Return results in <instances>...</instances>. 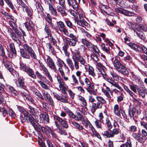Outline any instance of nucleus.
Segmentation results:
<instances>
[{
	"label": "nucleus",
	"mask_w": 147,
	"mask_h": 147,
	"mask_svg": "<svg viewBox=\"0 0 147 147\" xmlns=\"http://www.w3.org/2000/svg\"><path fill=\"white\" fill-rule=\"evenodd\" d=\"M80 56V52L79 49L75 50L73 53V59H76Z\"/></svg>",
	"instance_id": "nucleus-42"
},
{
	"label": "nucleus",
	"mask_w": 147,
	"mask_h": 147,
	"mask_svg": "<svg viewBox=\"0 0 147 147\" xmlns=\"http://www.w3.org/2000/svg\"><path fill=\"white\" fill-rule=\"evenodd\" d=\"M82 42L84 45H86L87 47L88 48H91L92 51L98 49V47L91 43L87 41L86 39H83L82 40Z\"/></svg>",
	"instance_id": "nucleus-15"
},
{
	"label": "nucleus",
	"mask_w": 147,
	"mask_h": 147,
	"mask_svg": "<svg viewBox=\"0 0 147 147\" xmlns=\"http://www.w3.org/2000/svg\"><path fill=\"white\" fill-rule=\"evenodd\" d=\"M20 68L21 70L27 73L29 76L33 79H35L36 78L33 70L30 67L27 66L26 64L23 63H20Z\"/></svg>",
	"instance_id": "nucleus-6"
},
{
	"label": "nucleus",
	"mask_w": 147,
	"mask_h": 147,
	"mask_svg": "<svg viewBox=\"0 0 147 147\" xmlns=\"http://www.w3.org/2000/svg\"><path fill=\"white\" fill-rule=\"evenodd\" d=\"M77 41H75L74 40H72L71 41L70 39L68 38H65V42L66 43L67 45H71L73 46H75L76 42Z\"/></svg>",
	"instance_id": "nucleus-35"
},
{
	"label": "nucleus",
	"mask_w": 147,
	"mask_h": 147,
	"mask_svg": "<svg viewBox=\"0 0 147 147\" xmlns=\"http://www.w3.org/2000/svg\"><path fill=\"white\" fill-rule=\"evenodd\" d=\"M82 73V71H78L76 72V75L77 76L79 77V80L80 85L83 86L84 85V83L81 78L80 76Z\"/></svg>",
	"instance_id": "nucleus-38"
},
{
	"label": "nucleus",
	"mask_w": 147,
	"mask_h": 147,
	"mask_svg": "<svg viewBox=\"0 0 147 147\" xmlns=\"http://www.w3.org/2000/svg\"><path fill=\"white\" fill-rule=\"evenodd\" d=\"M49 9L51 11L52 14L54 16H57V13L56 10L54 8L52 5L49 3Z\"/></svg>",
	"instance_id": "nucleus-46"
},
{
	"label": "nucleus",
	"mask_w": 147,
	"mask_h": 147,
	"mask_svg": "<svg viewBox=\"0 0 147 147\" xmlns=\"http://www.w3.org/2000/svg\"><path fill=\"white\" fill-rule=\"evenodd\" d=\"M18 109L22 113L21 115H22L23 116L24 115L25 113V112H27L22 107L18 106Z\"/></svg>",
	"instance_id": "nucleus-60"
},
{
	"label": "nucleus",
	"mask_w": 147,
	"mask_h": 147,
	"mask_svg": "<svg viewBox=\"0 0 147 147\" xmlns=\"http://www.w3.org/2000/svg\"><path fill=\"white\" fill-rule=\"evenodd\" d=\"M68 4L74 9L77 10L78 9V4L75 0H67Z\"/></svg>",
	"instance_id": "nucleus-29"
},
{
	"label": "nucleus",
	"mask_w": 147,
	"mask_h": 147,
	"mask_svg": "<svg viewBox=\"0 0 147 147\" xmlns=\"http://www.w3.org/2000/svg\"><path fill=\"white\" fill-rule=\"evenodd\" d=\"M7 57L3 58V63L5 67L9 71H11L13 70V68L11 65L10 63L7 60Z\"/></svg>",
	"instance_id": "nucleus-21"
},
{
	"label": "nucleus",
	"mask_w": 147,
	"mask_h": 147,
	"mask_svg": "<svg viewBox=\"0 0 147 147\" xmlns=\"http://www.w3.org/2000/svg\"><path fill=\"white\" fill-rule=\"evenodd\" d=\"M129 87L131 90L134 93H136L137 91L140 96H141L142 98L145 97V93L146 90L145 86H142L141 89L136 84H132L129 85Z\"/></svg>",
	"instance_id": "nucleus-4"
},
{
	"label": "nucleus",
	"mask_w": 147,
	"mask_h": 147,
	"mask_svg": "<svg viewBox=\"0 0 147 147\" xmlns=\"http://www.w3.org/2000/svg\"><path fill=\"white\" fill-rule=\"evenodd\" d=\"M137 130V126L135 125H131L130 126L128 130L131 132H133L136 131Z\"/></svg>",
	"instance_id": "nucleus-51"
},
{
	"label": "nucleus",
	"mask_w": 147,
	"mask_h": 147,
	"mask_svg": "<svg viewBox=\"0 0 147 147\" xmlns=\"http://www.w3.org/2000/svg\"><path fill=\"white\" fill-rule=\"evenodd\" d=\"M39 120V122L40 123H49V119L48 115L46 113L41 114L40 115Z\"/></svg>",
	"instance_id": "nucleus-16"
},
{
	"label": "nucleus",
	"mask_w": 147,
	"mask_h": 147,
	"mask_svg": "<svg viewBox=\"0 0 147 147\" xmlns=\"http://www.w3.org/2000/svg\"><path fill=\"white\" fill-rule=\"evenodd\" d=\"M23 49H20L21 55L24 58L29 59L31 57L32 59H36V55L32 48L26 43L23 45Z\"/></svg>",
	"instance_id": "nucleus-2"
},
{
	"label": "nucleus",
	"mask_w": 147,
	"mask_h": 147,
	"mask_svg": "<svg viewBox=\"0 0 147 147\" xmlns=\"http://www.w3.org/2000/svg\"><path fill=\"white\" fill-rule=\"evenodd\" d=\"M34 94L41 100H44V98L42 95L38 91H37L35 92Z\"/></svg>",
	"instance_id": "nucleus-64"
},
{
	"label": "nucleus",
	"mask_w": 147,
	"mask_h": 147,
	"mask_svg": "<svg viewBox=\"0 0 147 147\" xmlns=\"http://www.w3.org/2000/svg\"><path fill=\"white\" fill-rule=\"evenodd\" d=\"M5 2L7 4L9 7L11 8L12 10L14 11L15 10V8L13 6V3L10 0H4Z\"/></svg>",
	"instance_id": "nucleus-50"
},
{
	"label": "nucleus",
	"mask_w": 147,
	"mask_h": 147,
	"mask_svg": "<svg viewBox=\"0 0 147 147\" xmlns=\"http://www.w3.org/2000/svg\"><path fill=\"white\" fill-rule=\"evenodd\" d=\"M123 87L124 90L128 93L130 96L134 98V102H135L137 103L138 105H140L141 102L137 99L135 98L134 97L135 96V94L131 91L129 88L125 85H123Z\"/></svg>",
	"instance_id": "nucleus-12"
},
{
	"label": "nucleus",
	"mask_w": 147,
	"mask_h": 147,
	"mask_svg": "<svg viewBox=\"0 0 147 147\" xmlns=\"http://www.w3.org/2000/svg\"><path fill=\"white\" fill-rule=\"evenodd\" d=\"M76 59L78 62L79 61L81 64L86 66L85 64L86 63L85 60L81 56L78 57L77 59Z\"/></svg>",
	"instance_id": "nucleus-44"
},
{
	"label": "nucleus",
	"mask_w": 147,
	"mask_h": 147,
	"mask_svg": "<svg viewBox=\"0 0 147 147\" xmlns=\"http://www.w3.org/2000/svg\"><path fill=\"white\" fill-rule=\"evenodd\" d=\"M134 32H136L137 36L142 40H144L145 39V36L144 33L140 31L139 29L136 28L134 29Z\"/></svg>",
	"instance_id": "nucleus-28"
},
{
	"label": "nucleus",
	"mask_w": 147,
	"mask_h": 147,
	"mask_svg": "<svg viewBox=\"0 0 147 147\" xmlns=\"http://www.w3.org/2000/svg\"><path fill=\"white\" fill-rule=\"evenodd\" d=\"M119 72L125 75H128L129 73L126 68L123 65L117 70Z\"/></svg>",
	"instance_id": "nucleus-31"
},
{
	"label": "nucleus",
	"mask_w": 147,
	"mask_h": 147,
	"mask_svg": "<svg viewBox=\"0 0 147 147\" xmlns=\"http://www.w3.org/2000/svg\"><path fill=\"white\" fill-rule=\"evenodd\" d=\"M54 97L56 98L57 99L59 100L62 102H64V99L63 97H62L61 96H59L57 93L54 92L53 93Z\"/></svg>",
	"instance_id": "nucleus-48"
},
{
	"label": "nucleus",
	"mask_w": 147,
	"mask_h": 147,
	"mask_svg": "<svg viewBox=\"0 0 147 147\" xmlns=\"http://www.w3.org/2000/svg\"><path fill=\"white\" fill-rule=\"evenodd\" d=\"M124 144L127 147H132L131 141L130 137L127 138V142Z\"/></svg>",
	"instance_id": "nucleus-52"
},
{
	"label": "nucleus",
	"mask_w": 147,
	"mask_h": 147,
	"mask_svg": "<svg viewBox=\"0 0 147 147\" xmlns=\"http://www.w3.org/2000/svg\"><path fill=\"white\" fill-rule=\"evenodd\" d=\"M115 10L117 13H120L126 16H132L134 15V13L125 10L120 7L116 8Z\"/></svg>",
	"instance_id": "nucleus-11"
},
{
	"label": "nucleus",
	"mask_w": 147,
	"mask_h": 147,
	"mask_svg": "<svg viewBox=\"0 0 147 147\" xmlns=\"http://www.w3.org/2000/svg\"><path fill=\"white\" fill-rule=\"evenodd\" d=\"M57 23L59 30L64 33V23L61 21L57 22Z\"/></svg>",
	"instance_id": "nucleus-36"
},
{
	"label": "nucleus",
	"mask_w": 147,
	"mask_h": 147,
	"mask_svg": "<svg viewBox=\"0 0 147 147\" xmlns=\"http://www.w3.org/2000/svg\"><path fill=\"white\" fill-rule=\"evenodd\" d=\"M78 99L81 102L84 106L85 107L84 108L86 109L87 103L84 98L82 96L79 95L78 96Z\"/></svg>",
	"instance_id": "nucleus-43"
},
{
	"label": "nucleus",
	"mask_w": 147,
	"mask_h": 147,
	"mask_svg": "<svg viewBox=\"0 0 147 147\" xmlns=\"http://www.w3.org/2000/svg\"><path fill=\"white\" fill-rule=\"evenodd\" d=\"M109 130L111 138L114 137L115 135H117L119 133V129L118 128H115L112 130L109 129Z\"/></svg>",
	"instance_id": "nucleus-34"
},
{
	"label": "nucleus",
	"mask_w": 147,
	"mask_h": 147,
	"mask_svg": "<svg viewBox=\"0 0 147 147\" xmlns=\"http://www.w3.org/2000/svg\"><path fill=\"white\" fill-rule=\"evenodd\" d=\"M18 84L17 85L20 88L26 90V86L25 85L24 79L20 78L18 79Z\"/></svg>",
	"instance_id": "nucleus-30"
},
{
	"label": "nucleus",
	"mask_w": 147,
	"mask_h": 147,
	"mask_svg": "<svg viewBox=\"0 0 147 147\" xmlns=\"http://www.w3.org/2000/svg\"><path fill=\"white\" fill-rule=\"evenodd\" d=\"M102 134L103 136L106 137V138H111L110 132H109L107 131H103L102 133Z\"/></svg>",
	"instance_id": "nucleus-56"
},
{
	"label": "nucleus",
	"mask_w": 147,
	"mask_h": 147,
	"mask_svg": "<svg viewBox=\"0 0 147 147\" xmlns=\"http://www.w3.org/2000/svg\"><path fill=\"white\" fill-rule=\"evenodd\" d=\"M0 56L3 58H5V57H6L5 55L4 48L1 44H0Z\"/></svg>",
	"instance_id": "nucleus-47"
},
{
	"label": "nucleus",
	"mask_w": 147,
	"mask_h": 147,
	"mask_svg": "<svg viewBox=\"0 0 147 147\" xmlns=\"http://www.w3.org/2000/svg\"><path fill=\"white\" fill-rule=\"evenodd\" d=\"M57 80L59 84V87L60 90L63 93H64V83L63 80L61 78L60 76L57 77Z\"/></svg>",
	"instance_id": "nucleus-24"
},
{
	"label": "nucleus",
	"mask_w": 147,
	"mask_h": 147,
	"mask_svg": "<svg viewBox=\"0 0 147 147\" xmlns=\"http://www.w3.org/2000/svg\"><path fill=\"white\" fill-rule=\"evenodd\" d=\"M132 136L134 139L139 142L142 143L144 142V140L140 131L137 133H133Z\"/></svg>",
	"instance_id": "nucleus-13"
},
{
	"label": "nucleus",
	"mask_w": 147,
	"mask_h": 147,
	"mask_svg": "<svg viewBox=\"0 0 147 147\" xmlns=\"http://www.w3.org/2000/svg\"><path fill=\"white\" fill-rule=\"evenodd\" d=\"M40 130H37L38 131H41L45 133L48 137L50 136V134L52 130L51 128L48 126L45 127H40Z\"/></svg>",
	"instance_id": "nucleus-22"
},
{
	"label": "nucleus",
	"mask_w": 147,
	"mask_h": 147,
	"mask_svg": "<svg viewBox=\"0 0 147 147\" xmlns=\"http://www.w3.org/2000/svg\"><path fill=\"white\" fill-rule=\"evenodd\" d=\"M24 115H21L20 116V119L22 122H29L32 124L34 128L36 130H40V126L38 124H36L34 123L35 119L28 112H25Z\"/></svg>",
	"instance_id": "nucleus-3"
},
{
	"label": "nucleus",
	"mask_w": 147,
	"mask_h": 147,
	"mask_svg": "<svg viewBox=\"0 0 147 147\" xmlns=\"http://www.w3.org/2000/svg\"><path fill=\"white\" fill-rule=\"evenodd\" d=\"M94 123L96 127L97 128H100L102 127L103 124V122L101 121L96 119L94 121Z\"/></svg>",
	"instance_id": "nucleus-39"
},
{
	"label": "nucleus",
	"mask_w": 147,
	"mask_h": 147,
	"mask_svg": "<svg viewBox=\"0 0 147 147\" xmlns=\"http://www.w3.org/2000/svg\"><path fill=\"white\" fill-rule=\"evenodd\" d=\"M102 86L105 88H102V92L107 98L111 99L113 96V94L110 88L106 86L105 83H103Z\"/></svg>",
	"instance_id": "nucleus-9"
},
{
	"label": "nucleus",
	"mask_w": 147,
	"mask_h": 147,
	"mask_svg": "<svg viewBox=\"0 0 147 147\" xmlns=\"http://www.w3.org/2000/svg\"><path fill=\"white\" fill-rule=\"evenodd\" d=\"M62 62L63 63H64V62L62 60H58L57 62L56 63L59 67V71L60 73L61 74L62 77L64 78V73L63 69L62 67H63V65L62 64Z\"/></svg>",
	"instance_id": "nucleus-27"
},
{
	"label": "nucleus",
	"mask_w": 147,
	"mask_h": 147,
	"mask_svg": "<svg viewBox=\"0 0 147 147\" xmlns=\"http://www.w3.org/2000/svg\"><path fill=\"white\" fill-rule=\"evenodd\" d=\"M42 94L45 100L51 97L50 95L47 91L45 90L43 91Z\"/></svg>",
	"instance_id": "nucleus-55"
},
{
	"label": "nucleus",
	"mask_w": 147,
	"mask_h": 147,
	"mask_svg": "<svg viewBox=\"0 0 147 147\" xmlns=\"http://www.w3.org/2000/svg\"><path fill=\"white\" fill-rule=\"evenodd\" d=\"M88 71L89 75L94 77L96 76V74L94 72V69L91 66H89L88 68Z\"/></svg>",
	"instance_id": "nucleus-40"
},
{
	"label": "nucleus",
	"mask_w": 147,
	"mask_h": 147,
	"mask_svg": "<svg viewBox=\"0 0 147 147\" xmlns=\"http://www.w3.org/2000/svg\"><path fill=\"white\" fill-rule=\"evenodd\" d=\"M84 82L85 84L84 88L87 91L94 86L93 84L91 82L90 80L87 77L85 78Z\"/></svg>",
	"instance_id": "nucleus-20"
},
{
	"label": "nucleus",
	"mask_w": 147,
	"mask_h": 147,
	"mask_svg": "<svg viewBox=\"0 0 147 147\" xmlns=\"http://www.w3.org/2000/svg\"><path fill=\"white\" fill-rule=\"evenodd\" d=\"M72 124L73 125L77 127V129L82 130L83 129V127L82 126L80 125H79L78 123L74 122L72 123Z\"/></svg>",
	"instance_id": "nucleus-59"
},
{
	"label": "nucleus",
	"mask_w": 147,
	"mask_h": 147,
	"mask_svg": "<svg viewBox=\"0 0 147 147\" xmlns=\"http://www.w3.org/2000/svg\"><path fill=\"white\" fill-rule=\"evenodd\" d=\"M39 63L40 64V66L41 70L43 71L46 76L49 79L51 82H52V78L47 68L42 63L39 62Z\"/></svg>",
	"instance_id": "nucleus-14"
},
{
	"label": "nucleus",
	"mask_w": 147,
	"mask_h": 147,
	"mask_svg": "<svg viewBox=\"0 0 147 147\" xmlns=\"http://www.w3.org/2000/svg\"><path fill=\"white\" fill-rule=\"evenodd\" d=\"M79 20H78L76 18L74 19L75 22L79 26L84 27L85 26H88V24L84 19L83 17L84 15L83 13H79Z\"/></svg>",
	"instance_id": "nucleus-7"
},
{
	"label": "nucleus",
	"mask_w": 147,
	"mask_h": 147,
	"mask_svg": "<svg viewBox=\"0 0 147 147\" xmlns=\"http://www.w3.org/2000/svg\"><path fill=\"white\" fill-rule=\"evenodd\" d=\"M32 18H27L28 21L24 23V25L28 30H31L34 26V24L32 21Z\"/></svg>",
	"instance_id": "nucleus-19"
},
{
	"label": "nucleus",
	"mask_w": 147,
	"mask_h": 147,
	"mask_svg": "<svg viewBox=\"0 0 147 147\" xmlns=\"http://www.w3.org/2000/svg\"><path fill=\"white\" fill-rule=\"evenodd\" d=\"M140 112L136 108L133 107L129 109L128 111V114L130 119L135 120V117L139 115Z\"/></svg>",
	"instance_id": "nucleus-10"
},
{
	"label": "nucleus",
	"mask_w": 147,
	"mask_h": 147,
	"mask_svg": "<svg viewBox=\"0 0 147 147\" xmlns=\"http://www.w3.org/2000/svg\"><path fill=\"white\" fill-rule=\"evenodd\" d=\"M49 26H48V25H47V24H46L45 25V31L47 34L48 35V37H51L52 36V35L51 34V31L49 28Z\"/></svg>",
	"instance_id": "nucleus-45"
},
{
	"label": "nucleus",
	"mask_w": 147,
	"mask_h": 147,
	"mask_svg": "<svg viewBox=\"0 0 147 147\" xmlns=\"http://www.w3.org/2000/svg\"><path fill=\"white\" fill-rule=\"evenodd\" d=\"M95 65L98 69H103L105 68L104 66L100 63L96 62Z\"/></svg>",
	"instance_id": "nucleus-61"
},
{
	"label": "nucleus",
	"mask_w": 147,
	"mask_h": 147,
	"mask_svg": "<svg viewBox=\"0 0 147 147\" xmlns=\"http://www.w3.org/2000/svg\"><path fill=\"white\" fill-rule=\"evenodd\" d=\"M121 110V109L119 108V106L118 105H115L114 107L113 111L117 116L119 115V112Z\"/></svg>",
	"instance_id": "nucleus-37"
},
{
	"label": "nucleus",
	"mask_w": 147,
	"mask_h": 147,
	"mask_svg": "<svg viewBox=\"0 0 147 147\" xmlns=\"http://www.w3.org/2000/svg\"><path fill=\"white\" fill-rule=\"evenodd\" d=\"M9 47L11 54L13 56L16 57V53L14 44L13 43H10Z\"/></svg>",
	"instance_id": "nucleus-33"
},
{
	"label": "nucleus",
	"mask_w": 147,
	"mask_h": 147,
	"mask_svg": "<svg viewBox=\"0 0 147 147\" xmlns=\"http://www.w3.org/2000/svg\"><path fill=\"white\" fill-rule=\"evenodd\" d=\"M24 11L29 16L27 18H32L33 11L32 9L30 8L27 5L22 8Z\"/></svg>",
	"instance_id": "nucleus-26"
},
{
	"label": "nucleus",
	"mask_w": 147,
	"mask_h": 147,
	"mask_svg": "<svg viewBox=\"0 0 147 147\" xmlns=\"http://www.w3.org/2000/svg\"><path fill=\"white\" fill-rule=\"evenodd\" d=\"M139 30L146 31L147 30L146 26L145 24H139L138 25V28Z\"/></svg>",
	"instance_id": "nucleus-53"
},
{
	"label": "nucleus",
	"mask_w": 147,
	"mask_h": 147,
	"mask_svg": "<svg viewBox=\"0 0 147 147\" xmlns=\"http://www.w3.org/2000/svg\"><path fill=\"white\" fill-rule=\"evenodd\" d=\"M119 59L120 58L119 57L116 56L115 57L114 61H113L114 66L117 70L123 65L119 61Z\"/></svg>",
	"instance_id": "nucleus-23"
},
{
	"label": "nucleus",
	"mask_w": 147,
	"mask_h": 147,
	"mask_svg": "<svg viewBox=\"0 0 147 147\" xmlns=\"http://www.w3.org/2000/svg\"><path fill=\"white\" fill-rule=\"evenodd\" d=\"M17 1L18 4L21 6L23 8L26 6L22 0H17Z\"/></svg>",
	"instance_id": "nucleus-62"
},
{
	"label": "nucleus",
	"mask_w": 147,
	"mask_h": 147,
	"mask_svg": "<svg viewBox=\"0 0 147 147\" xmlns=\"http://www.w3.org/2000/svg\"><path fill=\"white\" fill-rule=\"evenodd\" d=\"M111 75L113 77L114 80H115L117 81H118L119 80V76L117 74L115 73L111 72Z\"/></svg>",
	"instance_id": "nucleus-58"
},
{
	"label": "nucleus",
	"mask_w": 147,
	"mask_h": 147,
	"mask_svg": "<svg viewBox=\"0 0 147 147\" xmlns=\"http://www.w3.org/2000/svg\"><path fill=\"white\" fill-rule=\"evenodd\" d=\"M38 83L43 88L47 90L49 89V87L42 81L41 80L39 81H38Z\"/></svg>",
	"instance_id": "nucleus-57"
},
{
	"label": "nucleus",
	"mask_w": 147,
	"mask_h": 147,
	"mask_svg": "<svg viewBox=\"0 0 147 147\" xmlns=\"http://www.w3.org/2000/svg\"><path fill=\"white\" fill-rule=\"evenodd\" d=\"M47 64L50 68L55 72L57 71V69L55 64L53 60L49 57L47 59Z\"/></svg>",
	"instance_id": "nucleus-17"
},
{
	"label": "nucleus",
	"mask_w": 147,
	"mask_h": 147,
	"mask_svg": "<svg viewBox=\"0 0 147 147\" xmlns=\"http://www.w3.org/2000/svg\"><path fill=\"white\" fill-rule=\"evenodd\" d=\"M65 110L68 115L72 118L75 119L77 120H82L84 118L83 116L79 112H77V115L76 116L67 108L65 109Z\"/></svg>",
	"instance_id": "nucleus-8"
},
{
	"label": "nucleus",
	"mask_w": 147,
	"mask_h": 147,
	"mask_svg": "<svg viewBox=\"0 0 147 147\" xmlns=\"http://www.w3.org/2000/svg\"><path fill=\"white\" fill-rule=\"evenodd\" d=\"M55 123L59 130V132L62 134H64V120L56 115L54 116Z\"/></svg>",
	"instance_id": "nucleus-5"
},
{
	"label": "nucleus",
	"mask_w": 147,
	"mask_h": 147,
	"mask_svg": "<svg viewBox=\"0 0 147 147\" xmlns=\"http://www.w3.org/2000/svg\"><path fill=\"white\" fill-rule=\"evenodd\" d=\"M45 20L46 21L45 25L47 24L48 26L51 27L53 28V24L52 23L51 19L50 18V16L49 14H47V16L45 17Z\"/></svg>",
	"instance_id": "nucleus-32"
},
{
	"label": "nucleus",
	"mask_w": 147,
	"mask_h": 147,
	"mask_svg": "<svg viewBox=\"0 0 147 147\" xmlns=\"http://www.w3.org/2000/svg\"><path fill=\"white\" fill-rule=\"evenodd\" d=\"M105 124L109 129H110L112 128L113 126L111 125L110 120L107 117L105 119Z\"/></svg>",
	"instance_id": "nucleus-41"
},
{
	"label": "nucleus",
	"mask_w": 147,
	"mask_h": 147,
	"mask_svg": "<svg viewBox=\"0 0 147 147\" xmlns=\"http://www.w3.org/2000/svg\"><path fill=\"white\" fill-rule=\"evenodd\" d=\"M5 17L6 18L9 20V21H16V19L8 13H7L5 14Z\"/></svg>",
	"instance_id": "nucleus-49"
},
{
	"label": "nucleus",
	"mask_w": 147,
	"mask_h": 147,
	"mask_svg": "<svg viewBox=\"0 0 147 147\" xmlns=\"http://www.w3.org/2000/svg\"><path fill=\"white\" fill-rule=\"evenodd\" d=\"M127 44L131 49L136 51L139 52L141 51V47L139 45L131 42L127 43Z\"/></svg>",
	"instance_id": "nucleus-25"
},
{
	"label": "nucleus",
	"mask_w": 147,
	"mask_h": 147,
	"mask_svg": "<svg viewBox=\"0 0 147 147\" xmlns=\"http://www.w3.org/2000/svg\"><path fill=\"white\" fill-rule=\"evenodd\" d=\"M96 101L94 102L95 99L91 95L88 96L89 101L91 103H92V107H91V111L92 113L94 114L97 109H100L102 108L103 105L105 104L106 102L105 99L102 97L98 96L96 97Z\"/></svg>",
	"instance_id": "nucleus-1"
},
{
	"label": "nucleus",
	"mask_w": 147,
	"mask_h": 147,
	"mask_svg": "<svg viewBox=\"0 0 147 147\" xmlns=\"http://www.w3.org/2000/svg\"><path fill=\"white\" fill-rule=\"evenodd\" d=\"M98 70L99 72L100 73V74L101 75L100 76H102L103 78L105 79L107 77V74L106 72L104 71L103 69H98Z\"/></svg>",
	"instance_id": "nucleus-54"
},
{
	"label": "nucleus",
	"mask_w": 147,
	"mask_h": 147,
	"mask_svg": "<svg viewBox=\"0 0 147 147\" xmlns=\"http://www.w3.org/2000/svg\"><path fill=\"white\" fill-rule=\"evenodd\" d=\"M105 80H106L109 83L111 84L112 86L117 88L120 90L122 91H123V88L119 85L118 83L115 82L112 79L110 78L107 77Z\"/></svg>",
	"instance_id": "nucleus-18"
},
{
	"label": "nucleus",
	"mask_w": 147,
	"mask_h": 147,
	"mask_svg": "<svg viewBox=\"0 0 147 147\" xmlns=\"http://www.w3.org/2000/svg\"><path fill=\"white\" fill-rule=\"evenodd\" d=\"M16 22V21H13V23L9 24L10 26L13 30H15L16 28H17Z\"/></svg>",
	"instance_id": "nucleus-63"
}]
</instances>
